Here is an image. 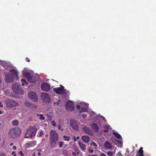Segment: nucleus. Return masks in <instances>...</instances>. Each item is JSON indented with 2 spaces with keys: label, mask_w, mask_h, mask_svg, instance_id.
Here are the masks:
<instances>
[{
  "label": "nucleus",
  "mask_w": 156,
  "mask_h": 156,
  "mask_svg": "<svg viewBox=\"0 0 156 156\" xmlns=\"http://www.w3.org/2000/svg\"><path fill=\"white\" fill-rule=\"evenodd\" d=\"M12 90L13 92L16 94H19L20 92V89L19 87V85L16 84L13 85Z\"/></svg>",
  "instance_id": "obj_14"
},
{
  "label": "nucleus",
  "mask_w": 156,
  "mask_h": 156,
  "mask_svg": "<svg viewBox=\"0 0 156 156\" xmlns=\"http://www.w3.org/2000/svg\"><path fill=\"white\" fill-rule=\"evenodd\" d=\"M104 127L105 128H107V129H111V128L110 127V126L109 125H105L104 126Z\"/></svg>",
  "instance_id": "obj_36"
},
{
  "label": "nucleus",
  "mask_w": 156,
  "mask_h": 156,
  "mask_svg": "<svg viewBox=\"0 0 156 156\" xmlns=\"http://www.w3.org/2000/svg\"><path fill=\"white\" fill-rule=\"evenodd\" d=\"M64 138V140H66L69 141V136H63Z\"/></svg>",
  "instance_id": "obj_34"
},
{
  "label": "nucleus",
  "mask_w": 156,
  "mask_h": 156,
  "mask_svg": "<svg viewBox=\"0 0 156 156\" xmlns=\"http://www.w3.org/2000/svg\"><path fill=\"white\" fill-rule=\"evenodd\" d=\"M88 104L84 102H81L76 105V108L79 110L80 113L82 112H88L87 108Z\"/></svg>",
  "instance_id": "obj_3"
},
{
  "label": "nucleus",
  "mask_w": 156,
  "mask_h": 156,
  "mask_svg": "<svg viewBox=\"0 0 156 156\" xmlns=\"http://www.w3.org/2000/svg\"><path fill=\"white\" fill-rule=\"evenodd\" d=\"M139 152L140 154H143V148L142 147L140 148Z\"/></svg>",
  "instance_id": "obj_32"
},
{
  "label": "nucleus",
  "mask_w": 156,
  "mask_h": 156,
  "mask_svg": "<svg viewBox=\"0 0 156 156\" xmlns=\"http://www.w3.org/2000/svg\"><path fill=\"white\" fill-rule=\"evenodd\" d=\"M0 64L5 68H6V69L7 70H9V68H10V66H9L8 63L5 61L0 60Z\"/></svg>",
  "instance_id": "obj_16"
},
{
  "label": "nucleus",
  "mask_w": 156,
  "mask_h": 156,
  "mask_svg": "<svg viewBox=\"0 0 156 156\" xmlns=\"http://www.w3.org/2000/svg\"><path fill=\"white\" fill-rule=\"evenodd\" d=\"M83 130L85 133L91 135L92 134L91 129L87 127H84L83 128Z\"/></svg>",
  "instance_id": "obj_20"
},
{
  "label": "nucleus",
  "mask_w": 156,
  "mask_h": 156,
  "mask_svg": "<svg viewBox=\"0 0 156 156\" xmlns=\"http://www.w3.org/2000/svg\"><path fill=\"white\" fill-rule=\"evenodd\" d=\"M12 148H13V149H14V150H15V149H16V146H13Z\"/></svg>",
  "instance_id": "obj_49"
},
{
  "label": "nucleus",
  "mask_w": 156,
  "mask_h": 156,
  "mask_svg": "<svg viewBox=\"0 0 156 156\" xmlns=\"http://www.w3.org/2000/svg\"><path fill=\"white\" fill-rule=\"evenodd\" d=\"M43 133V132L42 131H40L39 133V136H41Z\"/></svg>",
  "instance_id": "obj_42"
},
{
  "label": "nucleus",
  "mask_w": 156,
  "mask_h": 156,
  "mask_svg": "<svg viewBox=\"0 0 156 156\" xmlns=\"http://www.w3.org/2000/svg\"><path fill=\"white\" fill-rule=\"evenodd\" d=\"M74 150L75 151V152L79 153V150L77 147H74Z\"/></svg>",
  "instance_id": "obj_38"
},
{
  "label": "nucleus",
  "mask_w": 156,
  "mask_h": 156,
  "mask_svg": "<svg viewBox=\"0 0 156 156\" xmlns=\"http://www.w3.org/2000/svg\"><path fill=\"white\" fill-rule=\"evenodd\" d=\"M5 156V154H2L1 155V156Z\"/></svg>",
  "instance_id": "obj_53"
},
{
  "label": "nucleus",
  "mask_w": 156,
  "mask_h": 156,
  "mask_svg": "<svg viewBox=\"0 0 156 156\" xmlns=\"http://www.w3.org/2000/svg\"><path fill=\"white\" fill-rule=\"evenodd\" d=\"M87 114H83L81 115V117L83 119L85 118L87 116Z\"/></svg>",
  "instance_id": "obj_35"
},
{
  "label": "nucleus",
  "mask_w": 156,
  "mask_h": 156,
  "mask_svg": "<svg viewBox=\"0 0 156 156\" xmlns=\"http://www.w3.org/2000/svg\"><path fill=\"white\" fill-rule=\"evenodd\" d=\"M13 145V144L12 143H11L10 144V146H12Z\"/></svg>",
  "instance_id": "obj_54"
},
{
  "label": "nucleus",
  "mask_w": 156,
  "mask_h": 156,
  "mask_svg": "<svg viewBox=\"0 0 156 156\" xmlns=\"http://www.w3.org/2000/svg\"><path fill=\"white\" fill-rule=\"evenodd\" d=\"M41 97L43 100L47 102H49L51 101L49 95L47 93H42L41 95Z\"/></svg>",
  "instance_id": "obj_11"
},
{
  "label": "nucleus",
  "mask_w": 156,
  "mask_h": 156,
  "mask_svg": "<svg viewBox=\"0 0 156 156\" xmlns=\"http://www.w3.org/2000/svg\"><path fill=\"white\" fill-rule=\"evenodd\" d=\"M18 121L16 120H13L12 121V124L13 125L16 126L18 125Z\"/></svg>",
  "instance_id": "obj_30"
},
{
  "label": "nucleus",
  "mask_w": 156,
  "mask_h": 156,
  "mask_svg": "<svg viewBox=\"0 0 156 156\" xmlns=\"http://www.w3.org/2000/svg\"><path fill=\"white\" fill-rule=\"evenodd\" d=\"M9 68H9V72L12 73L14 76L18 77V74L17 71L13 69H9Z\"/></svg>",
  "instance_id": "obj_24"
},
{
  "label": "nucleus",
  "mask_w": 156,
  "mask_h": 156,
  "mask_svg": "<svg viewBox=\"0 0 156 156\" xmlns=\"http://www.w3.org/2000/svg\"><path fill=\"white\" fill-rule=\"evenodd\" d=\"M101 156H106L104 154L102 153L101 154Z\"/></svg>",
  "instance_id": "obj_50"
},
{
  "label": "nucleus",
  "mask_w": 156,
  "mask_h": 156,
  "mask_svg": "<svg viewBox=\"0 0 156 156\" xmlns=\"http://www.w3.org/2000/svg\"><path fill=\"white\" fill-rule=\"evenodd\" d=\"M36 144V142L34 141H33L26 143L25 145L26 148H29L34 146Z\"/></svg>",
  "instance_id": "obj_15"
},
{
  "label": "nucleus",
  "mask_w": 156,
  "mask_h": 156,
  "mask_svg": "<svg viewBox=\"0 0 156 156\" xmlns=\"http://www.w3.org/2000/svg\"><path fill=\"white\" fill-rule=\"evenodd\" d=\"M79 138V136H77L76 137V139H78Z\"/></svg>",
  "instance_id": "obj_56"
},
{
  "label": "nucleus",
  "mask_w": 156,
  "mask_h": 156,
  "mask_svg": "<svg viewBox=\"0 0 156 156\" xmlns=\"http://www.w3.org/2000/svg\"><path fill=\"white\" fill-rule=\"evenodd\" d=\"M70 123L72 128L76 130H79V124L77 122L74 120H71L70 121Z\"/></svg>",
  "instance_id": "obj_8"
},
{
  "label": "nucleus",
  "mask_w": 156,
  "mask_h": 156,
  "mask_svg": "<svg viewBox=\"0 0 156 156\" xmlns=\"http://www.w3.org/2000/svg\"><path fill=\"white\" fill-rule=\"evenodd\" d=\"M58 102H56V103L54 102L53 104H54V105H55V104H56L57 105H59V100H58Z\"/></svg>",
  "instance_id": "obj_47"
},
{
  "label": "nucleus",
  "mask_w": 156,
  "mask_h": 156,
  "mask_svg": "<svg viewBox=\"0 0 156 156\" xmlns=\"http://www.w3.org/2000/svg\"><path fill=\"white\" fill-rule=\"evenodd\" d=\"M51 123L52 124V125L53 126H56V123H55V122L54 121H52L51 122Z\"/></svg>",
  "instance_id": "obj_40"
},
{
  "label": "nucleus",
  "mask_w": 156,
  "mask_h": 156,
  "mask_svg": "<svg viewBox=\"0 0 156 156\" xmlns=\"http://www.w3.org/2000/svg\"><path fill=\"white\" fill-rule=\"evenodd\" d=\"M0 107L2 108L3 107V105L1 102H0Z\"/></svg>",
  "instance_id": "obj_52"
},
{
  "label": "nucleus",
  "mask_w": 156,
  "mask_h": 156,
  "mask_svg": "<svg viewBox=\"0 0 156 156\" xmlns=\"http://www.w3.org/2000/svg\"><path fill=\"white\" fill-rule=\"evenodd\" d=\"M66 110L71 111L73 110L74 108L73 104L71 101H69L66 103Z\"/></svg>",
  "instance_id": "obj_7"
},
{
  "label": "nucleus",
  "mask_w": 156,
  "mask_h": 156,
  "mask_svg": "<svg viewBox=\"0 0 156 156\" xmlns=\"http://www.w3.org/2000/svg\"><path fill=\"white\" fill-rule=\"evenodd\" d=\"M79 153L77 152H73L72 153V155L74 156H76Z\"/></svg>",
  "instance_id": "obj_39"
},
{
  "label": "nucleus",
  "mask_w": 156,
  "mask_h": 156,
  "mask_svg": "<svg viewBox=\"0 0 156 156\" xmlns=\"http://www.w3.org/2000/svg\"><path fill=\"white\" fill-rule=\"evenodd\" d=\"M28 81L31 83H34L37 80V79L34 76H30L27 78Z\"/></svg>",
  "instance_id": "obj_19"
},
{
  "label": "nucleus",
  "mask_w": 156,
  "mask_h": 156,
  "mask_svg": "<svg viewBox=\"0 0 156 156\" xmlns=\"http://www.w3.org/2000/svg\"><path fill=\"white\" fill-rule=\"evenodd\" d=\"M60 87L55 88L53 89V90L56 93L59 94H63L66 92V90L64 87L61 85H60Z\"/></svg>",
  "instance_id": "obj_6"
},
{
  "label": "nucleus",
  "mask_w": 156,
  "mask_h": 156,
  "mask_svg": "<svg viewBox=\"0 0 156 156\" xmlns=\"http://www.w3.org/2000/svg\"><path fill=\"white\" fill-rule=\"evenodd\" d=\"M12 154L13 155V156H16V153L14 151H13L12 153Z\"/></svg>",
  "instance_id": "obj_44"
},
{
  "label": "nucleus",
  "mask_w": 156,
  "mask_h": 156,
  "mask_svg": "<svg viewBox=\"0 0 156 156\" xmlns=\"http://www.w3.org/2000/svg\"><path fill=\"white\" fill-rule=\"evenodd\" d=\"M19 153L21 156H24V154L22 151H20Z\"/></svg>",
  "instance_id": "obj_43"
},
{
  "label": "nucleus",
  "mask_w": 156,
  "mask_h": 156,
  "mask_svg": "<svg viewBox=\"0 0 156 156\" xmlns=\"http://www.w3.org/2000/svg\"><path fill=\"white\" fill-rule=\"evenodd\" d=\"M41 89L45 91H48L50 88V85L46 83H42L41 86Z\"/></svg>",
  "instance_id": "obj_13"
},
{
  "label": "nucleus",
  "mask_w": 156,
  "mask_h": 156,
  "mask_svg": "<svg viewBox=\"0 0 156 156\" xmlns=\"http://www.w3.org/2000/svg\"><path fill=\"white\" fill-rule=\"evenodd\" d=\"M115 140L117 142L119 143H120V144H121V141L120 140H117L116 139Z\"/></svg>",
  "instance_id": "obj_46"
},
{
  "label": "nucleus",
  "mask_w": 156,
  "mask_h": 156,
  "mask_svg": "<svg viewBox=\"0 0 156 156\" xmlns=\"http://www.w3.org/2000/svg\"><path fill=\"white\" fill-rule=\"evenodd\" d=\"M23 75L27 78L28 77L30 76V73L28 69L26 68H24L22 72Z\"/></svg>",
  "instance_id": "obj_17"
},
{
  "label": "nucleus",
  "mask_w": 156,
  "mask_h": 156,
  "mask_svg": "<svg viewBox=\"0 0 156 156\" xmlns=\"http://www.w3.org/2000/svg\"><path fill=\"white\" fill-rule=\"evenodd\" d=\"M90 118L92 122L90 125L91 127L94 130L98 132V126H101V127L102 120H103L105 122L106 120L103 117L100 115H96L94 112H90Z\"/></svg>",
  "instance_id": "obj_1"
},
{
  "label": "nucleus",
  "mask_w": 156,
  "mask_h": 156,
  "mask_svg": "<svg viewBox=\"0 0 156 156\" xmlns=\"http://www.w3.org/2000/svg\"><path fill=\"white\" fill-rule=\"evenodd\" d=\"M89 151L91 153H93L94 151L93 150H89Z\"/></svg>",
  "instance_id": "obj_48"
},
{
  "label": "nucleus",
  "mask_w": 156,
  "mask_h": 156,
  "mask_svg": "<svg viewBox=\"0 0 156 156\" xmlns=\"http://www.w3.org/2000/svg\"><path fill=\"white\" fill-rule=\"evenodd\" d=\"M58 129L61 131H63V129L61 127V126L60 124L58 125Z\"/></svg>",
  "instance_id": "obj_33"
},
{
  "label": "nucleus",
  "mask_w": 156,
  "mask_h": 156,
  "mask_svg": "<svg viewBox=\"0 0 156 156\" xmlns=\"http://www.w3.org/2000/svg\"><path fill=\"white\" fill-rule=\"evenodd\" d=\"M90 145L91 146L94 147V149H97L98 145L94 141H92Z\"/></svg>",
  "instance_id": "obj_27"
},
{
  "label": "nucleus",
  "mask_w": 156,
  "mask_h": 156,
  "mask_svg": "<svg viewBox=\"0 0 156 156\" xmlns=\"http://www.w3.org/2000/svg\"><path fill=\"white\" fill-rule=\"evenodd\" d=\"M24 105L25 106L27 107L32 108H37L36 106L34 105L29 102H26L24 103Z\"/></svg>",
  "instance_id": "obj_21"
},
{
  "label": "nucleus",
  "mask_w": 156,
  "mask_h": 156,
  "mask_svg": "<svg viewBox=\"0 0 156 156\" xmlns=\"http://www.w3.org/2000/svg\"><path fill=\"white\" fill-rule=\"evenodd\" d=\"M76 138H74V141H76Z\"/></svg>",
  "instance_id": "obj_57"
},
{
  "label": "nucleus",
  "mask_w": 156,
  "mask_h": 156,
  "mask_svg": "<svg viewBox=\"0 0 156 156\" xmlns=\"http://www.w3.org/2000/svg\"><path fill=\"white\" fill-rule=\"evenodd\" d=\"M26 60L28 62H30V60H29V58H26Z\"/></svg>",
  "instance_id": "obj_51"
},
{
  "label": "nucleus",
  "mask_w": 156,
  "mask_h": 156,
  "mask_svg": "<svg viewBox=\"0 0 156 156\" xmlns=\"http://www.w3.org/2000/svg\"><path fill=\"white\" fill-rule=\"evenodd\" d=\"M104 146L105 148L107 149H110L112 148V146L108 142L105 143L104 144Z\"/></svg>",
  "instance_id": "obj_25"
},
{
  "label": "nucleus",
  "mask_w": 156,
  "mask_h": 156,
  "mask_svg": "<svg viewBox=\"0 0 156 156\" xmlns=\"http://www.w3.org/2000/svg\"><path fill=\"white\" fill-rule=\"evenodd\" d=\"M139 156H143V154H139Z\"/></svg>",
  "instance_id": "obj_55"
},
{
  "label": "nucleus",
  "mask_w": 156,
  "mask_h": 156,
  "mask_svg": "<svg viewBox=\"0 0 156 156\" xmlns=\"http://www.w3.org/2000/svg\"><path fill=\"white\" fill-rule=\"evenodd\" d=\"M2 111H0V114H2Z\"/></svg>",
  "instance_id": "obj_58"
},
{
  "label": "nucleus",
  "mask_w": 156,
  "mask_h": 156,
  "mask_svg": "<svg viewBox=\"0 0 156 156\" xmlns=\"http://www.w3.org/2000/svg\"><path fill=\"white\" fill-rule=\"evenodd\" d=\"M21 81L22 82V85L24 86L25 84L27 85V83L26 82V80L25 79H22Z\"/></svg>",
  "instance_id": "obj_29"
},
{
  "label": "nucleus",
  "mask_w": 156,
  "mask_h": 156,
  "mask_svg": "<svg viewBox=\"0 0 156 156\" xmlns=\"http://www.w3.org/2000/svg\"><path fill=\"white\" fill-rule=\"evenodd\" d=\"M29 97L33 101H36L37 100V97L36 94L34 92H31L28 94Z\"/></svg>",
  "instance_id": "obj_10"
},
{
  "label": "nucleus",
  "mask_w": 156,
  "mask_h": 156,
  "mask_svg": "<svg viewBox=\"0 0 156 156\" xmlns=\"http://www.w3.org/2000/svg\"><path fill=\"white\" fill-rule=\"evenodd\" d=\"M37 130V129L35 126L28 128L24 135L25 138H31L32 136L35 135Z\"/></svg>",
  "instance_id": "obj_2"
},
{
  "label": "nucleus",
  "mask_w": 156,
  "mask_h": 156,
  "mask_svg": "<svg viewBox=\"0 0 156 156\" xmlns=\"http://www.w3.org/2000/svg\"><path fill=\"white\" fill-rule=\"evenodd\" d=\"M21 129L18 128L11 129L9 131V136L13 138L18 136L21 134Z\"/></svg>",
  "instance_id": "obj_4"
},
{
  "label": "nucleus",
  "mask_w": 156,
  "mask_h": 156,
  "mask_svg": "<svg viewBox=\"0 0 156 156\" xmlns=\"http://www.w3.org/2000/svg\"><path fill=\"white\" fill-rule=\"evenodd\" d=\"M116 155L117 156H122V154L120 152H119Z\"/></svg>",
  "instance_id": "obj_41"
},
{
  "label": "nucleus",
  "mask_w": 156,
  "mask_h": 156,
  "mask_svg": "<svg viewBox=\"0 0 156 156\" xmlns=\"http://www.w3.org/2000/svg\"><path fill=\"white\" fill-rule=\"evenodd\" d=\"M5 81L6 83H10L13 81V77L12 75L9 73L5 74Z\"/></svg>",
  "instance_id": "obj_9"
},
{
  "label": "nucleus",
  "mask_w": 156,
  "mask_h": 156,
  "mask_svg": "<svg viewBox=\"0 0 156 156\" xmlns=\"http://www.w3.org/2000/svg\"><path fill=\"white\" fill-rule=\"evenodd\" d=\"M80 121H81V122L83 123H86V122L85 120H80Z\"/></svg>",
  "instance_id": "obj_45"
},
{
  "label": "nucleus",
  "mask_w": 156,
  "mask_h": 156,
  "mask_svg": "<svg viewBox=\"0 0 156 156\" xmlns=\"http://www.w3.org/2000/svg\"><path fill=\"white\" fill-rule=\"evenodd\" d=\"M82 139L83 141L86 143H88L90 141V138L87 136H83L82 137Z\"/></svg>",
  "instance_id": "obj_23"
},
{
  "label": "nucleus",
  "mask_w": 156,
  "mask_h": 156,
  "mask_svg": "<svg viewBox=\"0 0 156 156\" xmlns=\"http://www.w3.org/2000/svg\"><path fill=\"white\" fill-rule=\"evenodd\" d=\"M37 116L40 117L39 119L41 120H44L45 119L43 115L41 114H37Z\"/></svg>",
  "instance_id": "obj_28"
},
{
  "label": "nucleus",
  "mask_w": 156,
  "mask_h": 156,
  "mask_svg": "<svg viewBox=\"0 0 156 156\" xmlns=\"http://www.w3.org/2000/svg\"><path fill=\"white\" fill-rule=\"evenodd\" d=\"M41 149H35L34 150V153L33 154V156H40L41 155Z\"/></svg>",
  "instance_id": "obj_18"
},
{
  "label": "nucleus",
  "mask_w": 156,
  "mask_h": 156,
  "mask_svg": "<svg viewBox=\"0 0 156 156\" xmlns=\"http://www.w3.org/2000/svg\"><path fill=\"white\" fill-rule=\"evenodd\" d=\"M108 154L109 156H112L113 155V153L111 151H108Z\"/></svg>",
  "instance_id": "obj_37"
},
{
  "label": "nucleus",
  "mask_w": 156,
  "mask_h": 156,
  "mask_svg": "<svg viewBox=\"0 0 156 156\" xmlns=\"http://www.w3.org/2000/svg\"><path fill=\"white\" fill-rule=\"evenodd\" d=\"M51 142V143H55L58 138V136L57 133L54 130H51L50 132Z\"/></svg>",
  "instance_id": "obj_5"
},
{
  "label": "nucleus",
  "mask_w": 156,
  "mask_h": 156,
  "mask_svg": "<svg viewBox=\"0 0 156 156\" xmlns=\"http://www.w3.org/2000/svg\"><path fill=\"white\" fill-rule=\"evenodd\" d=\"M6 105L8 107H14L17 105V103L15 101L12 100H6Z\"/></svg>",
  "instance_id": "obj_12"
},
{
  "label": "nucleus",
  "mask_w": 156,
  "mask_h": 156,
  "mask_svg": "<svg viewBox=\"0 0 156 156\" xmlns=\"http://www.w3.org/2000/svg\"><path fill=\"white\" fill-rule=\"evenodd\" d=\"M113 135L115 136L118 139H121V135L118 133L115 132H113Z\"/></svg>",
  "instance_id": "obj_26"
},
{
  "label": "nucleus",
  "mask_w": 156,
  "mask_h": 156,
  "mask_svg": "<svg viewBox=\"0 0 156 156\" xmlns=\"http://www.w3.org/2000/svg\"><path fill=\"white\" fill-rule=\"evenodd\" d=\"M78 144L81 150L83 151H85L86 149L85 145L80 141L79 142Z\"/></svg>",
  "instance_id": "obj_22"
},
{
  "label": "nucleus",
  "mask_w": 156,
  "mask_h": 156,
  "mask_svg": "<svg viewBox=\"0 0 156 156\" xmlns=\"http://www.w3.org/2000/svg\"><path fill=\"white\" fill-rule=\"evenodd\" d=\"M105 132L106 131V130H105Z\"/></svg>",
  "instance_id": "obj_59"
},
{
  "label": "nucleus",
  "mask_w": 156,
  "mask_h": 156,
  "mask_svg": "<svg viewBox=\"0 0 156 156\" xmlns=\"http://www.w3.org/2000/svg\"><path fill=\"white\" fill-rule=\"evenodd\" d=\"M64 144V142L62 141L59 142V147L60 148H61Z\"/></svg>",
  "instance_id": "obj_31"
}]
</instances>
